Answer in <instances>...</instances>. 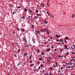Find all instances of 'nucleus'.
Segmentation results:
<instances>
[{"label":"nucleus","mask_w":75,"mask_h":75,"mask_svg":"<svg viewBox=\"0 0 75 75\" xmlns=\"http://www.w3.org/2000/svg\"><path fill=\"white\" fill-rule=\"evenodd\" d=\"M62 41H63V39H60L59 42H62Z\"/></svg>","instance_id":"nucleus-14"},{"label":"nucleus","mask_w":75,"mask_h":75,"mask_svg":"<svg viewBox=\"0 0 75 75\" xmlns=\"http://www.w3.org/2000/svg\"><path fill=\"white\" fill-rule=\"evenodd\" d=\"M49 75H53L52 74V73H50V74H49Z\"/></svg>","instance_id":"nucleus-55"},{"label":"nucleus","mask_w":75,"mask_h":75,"mask_svg":"<svg viewBox=\"0 0 75 75\" xmlns=\"http://www.w3.org/2000/svg\"><path fill=\"white\" fill-rule=\"evenodd\" d=\"M21 31H24V29H21Z\"/></svg>","instance_id":"nucleus-29"},{"label":"nucleus","mask_w":75,"mask_h":75,"mask_svg":"<svg viewBox=\"0 0 75 75\" xmlns=\"http://www.w3.org/2000/svg\"><path fill=\"white\" fill-rule=\"evenodd\" d=\"M30 17H31V18H30V20H33V17H32V16H31Z\"/></svg>","instance_id":"nucleus-22"},{"label":"nucleus","mask_w":75,"mask_h":75,"mask_svg":"<svg viewBox=\"0 0 75 75\" xmlns=\"http://www.w3.org/2000/svg\"><path fill=\"white\" fill-rule=\"evenodd\" d=\"M35 19H37V18H38V16H35Z\"/></svg>","instance_id":"nucleus-25"},{"label":"nucleus","mask_w":75,"mask_h":75,"mask_svg":"<svg viewBox=\"0 0 75 75\" xmlns=\"http://www.w3.org/2000/svg\"><path fill=\"white\" fill-rule=\"evenodd\" d=\"M71 68V67L70 66H69L67 67V68Z\"/></svg>","instance_id":"nucleus-30"},{"label":"nucleus","mask_w":75,"mask_h":75,"mask_svg":"<svg viewBox=\"0 0 75 75\" xmlns=\"http://www.w3.org/2000/svg\"><path fill=\"white\" fill-rule=\"evenodd\" d=\"M36 34H39V33H40V30H36Z\"/></svg>","instance_id":"nucleus-3"},{"label":"nucleus","mask_w":75,"mask_h":75,"mask_svg":"<svg viewBox=\"0 0 75 75\" xmlns=\"http://www.w3.org/2000/svg\"><path fill=\"white\" fill-rule=\"evenodd\" d=\"M50 69L51 71H52L53 69V67H50Z\"/></svg>","instance_id":"nucleus-17"},{"label":"nucleus","mask_w":75,"mask_h":75,"mask_svg":"<svg viewBox=\"0 0 75 75\" xmlns=\"http://www.w3.org/2000/svg\"><path fill=\"white\" fill-rule=\"evenodd\" d=\"M21 62H19L18 63V65L17 66V67H18V65H20V64H21Z\"/></svg>","instance_id":"nucleus-19"},{"label":"nucleus","mask_w":75,"mask_h":75,"mask_svg":"<svg viewBox=\"0 0 75 75\" xmlns=\"http://www.w3.org/2000/svg\"><path fill=\"white\" fill-rule=\"evenodd\" d=\"M23 41L25 42V43H27V40H26V38H25L24 37H23Z\"/></svg>","instance_id":"nucleus-1"},{"label":"nucleus","mask_w":75,"mask_h":75,"mask_svg":"<svg viewBox=\"0 0 75 75\" xmlns=\"http://www.w3.org/2000/svg\"><path fill=\"white\" fill-rule=\"evenodd\" d=\"M60 50H61L60 51L61 52H62V49H60Z\"/></svg>","instance_id":"nucleus-47"},{"label":"nucleus","mask_w":75,"mask_h":75,"mask_svg":"<svg viewBox=\"0 0 75 75\" xmlns=\"http://www.w3.org/2000/svg\"><path fill=\"white\" fill-rule=\"evenodd\" d=\"M41 55H44V52H42L41 53Z\"/></svg>","instance_id":"nucleus-28"},{"label":"nucleus","mask_w":75,"mask_h":75,"mask_svg":"<svg viewBox=\"0 0 75 75\" xmlns=\"http://www.w3.org/2000/svg\"><path fill=\"white\" fill-rule=\"evenodd\" d=\"M74 59L73 61H75V57H74Z\"/></svg>","instance_id":"nucleus-52"},{"label":"nucleus","mask_w":75,"mask_h":75,"mask_svg":"<svg viewBox=\"0 0 75 75\" xmlns=\"http://www.w3.org/2000/svg\"><path fill=\"white\" fill-rule=\"evenodd\" d=\"M38 70H38V69H37V72H38Z\"/></svg>","instance_id":"nucleus-54"},{"label":"nucleus","mask_w":75,"mask_h":75,"mask_svg":"<svg viewBox=\"0 0 75 75\" xmlns=\"http://www.w3.org/2000/svg\"><path fill=\"white\" fill-rule=\"evenodd\" d=\"M48 41L49 42H50V41H51V40H50V39H48Z\"/></svg>","instance_id":"nucleus-51"},{"label":"nucleus","mask_w":75,"mask_h":75,"mask_svg":"<svg viewBox=\"0 0 75 75\" xmlns=\"http://www.w3.org/2000/svg\"><path fill=\"white\" fill-rule=\"evenodd\" d=\"M59 58H61V55H59Z\"/></svg>","instance_id":"nucleus-60"},{"label":"nucleus","mask_w":75,"mask_h":75,"mask_svg":"<svg viewBox=\"0 0 75 75\" xmlns=\"http://www.w3.org/2000/svg\"><path fill=\"white\" fill-rule=\"evenodd\" d=\"M53 67H54V68H55V67H56V66L55 65H54V66H53Z\"/></svg>","instance_id":"nucleus-57"},{"label":"nucleus","mask_w":75,"mask_h":75,"mask_svg":"<svg viewBox=\"0 0 75 75\" xmlns=\"http://www.w3.org/2000/svg\"><path fill=\"white\" fill-rule=\"evenodd\" d=\"M18 53L20 52V49H18Z\"/></svg>","instance_id":"nucleus-24"},{"label":"nucleus","mask_w":75,"mask_h":75,"mask_svg":"<svg viewBox=\"0 0 75 75\" xmlns=\"http://www.w3.org/2000/svg\"><path fill=\"white\" fill-rule=\"evenodd\" d=\"M37 64H40V62H39L37 63Z\"/></svg>","instance_id":"nucleus-53"},{"label":"nucleus","mask_w":75,"mask_h":75,"mask_svg":"<svg viewBox=\"0 0 75 75\" xmlns=\"http://www.w3.org/2000/svg\"><path fill=\"white\" fill-rule=\"evenodd\" d=\"M14 56L15 57H16V58H17V55L16 54L14 55Z\"/></svg>","instance_id":"nucleus-33"},{"label":"nucleus","mask_w":75,"mask_h":75,"mask_svg":"<svg viewBox=\"0 0 75 75\" xmlns=\"http://www.w3.org/2000/svg\"><path fill=\"white\" fill-rule=\"evenodd\" d=\"M27 55V53H25V54L23 55L24 57H25V55Z\"/></svg>","instance_id":"nucleus-23"},{"label":"nucleus","mask_w":75,"mask_h":75,"mask_svg":"<svg viewBox=\"0 0 75 75\" xmlns=\"http://www.w3.org/2000/svg\"><path fill=\"white\" fill-rule=\"evenodd\" d=\"M47 34L48 35H49V34H50V33H49L48 30H47Z\"/></svg>","instance_id":"nucleus-12"},{"label":"nucleus","mask_w":75,"mask_h":75,"mask_svg":"<svg viewBox=\"0 0 75 75\" xmlns=\"http://www.w3.org/2000/svg\"><path fill=\"white\" fill-rule=\"evenodd\" d=\"M25 47H27V48H28V47H29V45H25Z\"/></svg>","instance_id":"nucleus-13"},{"label":"nucleus","mask_w":75,"mask_h":75,"mask_svg":"<svg viewBox=\"0 0 75 75\" xmlns=\"http://www.w3.org/2000/svg\"><path fill=\"white\" fill-rule=\"evenodd\" d=\"M53 56H54V57H55V54H53Z\"/></svg>","instance_id":"nucleus-56"},{"label":"nucleus","mask_w":75,"mask_h":75,"mask_svg":"<svg viewBox=\"0 0 75 75\" xmlns=\"http://www.w3.org/2000/svg\"><path fill=\"white\" fill-rule=\"evenodd\" d=\"M66 54H67V55H69V53H68V52H67Z\"/></svg>","instance_id":"nucleus-39"},{"label":"nucleus","mask_w":75,"mask_h":75,"mask_svg":"<svg viewBox=\"0 0 75 75\" xmlns=\"http://www.w3.org/2000/svg\"><path fill=\"white\" fill-rule=\"evenodd\" d=\"M71 47V48L72 49V50H74L75 48V45H73Z\"/></svg>","instance_id":"nucleus-2"},{"label":"nucleus","mask_w":75,"mask_h":75,"mask_svg":"<svg viewBox=\"0 0 75 75\" xmlns=\"http://www.w3.org/2000/svg\"><path fill=\"white\" fill-rule=\"evenodd\" d=\"M34 66V64H31L30 66V67H33V66Z\"/></svg>","instance_id":"nucleus-6"},{"label":"nucleus","mask_w":75,"mask_h":75,"mask_svg":"<svg viewBox=\"0 0 75 75\" xmlns=\"http://www.w3.org/2000/svg\"><path fill=\"white\" fill-rule=\"evenodd\" d=\"M64 48L66 49V50H67V45H65L64 46Z\"/></svg>","instance_id":"nucleus-4"},{"label":"nucleus","mask_w":75,"mask_h":75,"mask_svg":"<svg viewBox=\"0 0 75 75\" xmlns=\"http://www.w3.org/2000/svg\"><path fill=\"white\" fill-rule=\"evenodd\" d=\"M13 68L14 69H15L16 68V67H15V66H14L13 67Z\"/></svg>","instance_id":"nucleus-41"},{"label":"nucleus","mask_w":75,"mask_h":75,"mask_svg":"<svg viewBox=\"0 0 75 75\" xmlns=\"http://www.w3.org/2000/svg\"><path fill=\"white\" fill-rule=\"evenodd\" d=\"M21 18H22L23 20H24V19H25V17H24V16H22V17H21Z\"/></svg>","instance_id":"nucleus-15"},{"label":"nucleus","mask_w":75,"mask_h":75,"mask_svg":"<svg viewBox=\"0 0 75 75\" xmlns=\"http://www.w3.org/2000/svg\"><path fill=\"white\" fill-rule=\"evenodd\" d=\"M52 58L51 57H47V59H51Z\"/></svg>","instance_id":"nucleus-16"},{"label":"nucleus","mask_w":75,"mask_h":75,"mask_svg":"<svg viewBox=\"0 0 75 75\" xmlns=\"http://www.w3.org/2000/svg\"><path fill=\"white\" fill-rule=\"evenodd\" d=\"M54 50L55 51H57V49H54Z\"/></svg>","instance_id":"nucleus-58"},{"label":"nucleus","mask_w":75,"mask_h":75,"mask_svg":"<svg viewBox=\"0 0 75 75\" xmlns=\"http://www.w3.org/2000/svg\"><path fill=\"white\" fill-rule=\"evenodd\" d=\"M39 60L40 61H42V59L41 58H39Z\"/></svg>","instance_id":"nucleus-37"},{"label":"nucleus","mask_w":75,"mask_h":75,"mask_svg":"<svg viewBox=\"0 0 75 75\" xmlns=\"http://www.w3.org/2000/svg\"><path fill=\"white\" fill-rule=\"evenodd\" d=\"M17 8H21V6H18L17 7Z\"/></svg>","instance_id":"nucleus-36"},{"label":"nucleus","mask_w":75,"mask_h":75,"mask_svg":"<svg viewBox=\"0 0 75 75\" xmlns=\"http://www.w3.org/2000/svg\"><path fill=\"white\" fill-rule=\"evenodd\" d=\"M50 39H52V37H50Z\"/></svg>","instance_id":"nucleus-62"},{"label":"nucleus","mask_w":75,"mask_h":75,"mask_svg":"<svg viewBox=\"0 0 75 75\" xmlns=\"http://www.w3.org/2000/svg\"><path fill=\"white\" fill-rule=\"evenodd\" d=\"M54 58H58V56H55V57H54Z\"/></svg>","instance_id":"nucleus-42"},{"label":"nucleus","mask_w":75,"mask_h":75,"mask_svg":"<svg viewBox=\"0 0 75 75\" xmlns=\"http://www.w3.org/2000/svg\"><path fill=\"white\" fill-rule=\"evenodd\" d=\"M48 75L49 74H48V72L47 71V72H46V73L45 74H44V75Z\"/></svg>","instance_id":"nucleus-11"},{"label":"nucleus","mask_w":75,"mask_h":75,"mask_svg":"<svg viewBox=\"0 0 75 75\" xmlns=\"http://www.w3.org/2000/svg\"><path fill=\"white\" fill-rule=\"evenodd\" d=\"M35 38H32V41H33V43H34V44H35V40H34Z\"/></svg>","instance_id":"nucleus-9"},{"label":"nucleus","mask_w":75,"mask_h":75,"mask_svg":"<svg viewBox=\"0 0 75 75\" xmlns=\"http://www.w3.org/2000/svg\"><path fill=\"white\" fill-rule=\"evenodd\" d=\"M37 16H41V15H40V14H38V13L37 14Z\"/></svg>","instance_id":"nucleus-26"},{"label":"nucleus","mask_w":75,"mask_h":75,"mask_svg":"<svg viewBox=\"0 0 75 75\" xmlns=\"http://www.w3.org/2000/svg\"><path fill=\"white\" fill-rule=\"evenodd\" d=\"M40 67H43V64H42L40 65Z\"/></svg>","instance_id":"nucleus-46"},{"label":"nucleus","mask_w":75,"mask_h":75,"mask_svg":"<svg viewBox=\"0 0 75 75\" xmlns=\"http://www.w3.org/2000/svg\"><path fill=\"white\" fill-rule=\"evenodd\" d=\"M37 51L38 53H39V52H40V50H38Z\"/></svg>","instance_id":"nucleus-34"},{"label":"nucleus","mask_w":75,"mask_h":75,"mask_svg":"<svg viewBox=\"0 0 75 75\" xmlns=\"http://www.w3.org/2000/svg\"><path fill=\"white\" fill-rule=\"evenodd\" d=\"M41 6L43 7H44V4L42 3H41Z\"/></svg>","instance_id":"nucleus-10"},{"label":"nucleus","mask_w":75,"mask_h":75,"mask_svg":"<svg viewBox=\"0 0 75 75\" xmlns=\"http://www.w3.org/2000/svg\"><path fill=\"white\" fill-rule=\"evenodd\" d=\"M50 50H51V49H47L46 52H49L50 51Z\"/></svg>","instance_id":"nucleus-8"},{"label":"nucleus","mask_w":75,"mask_h":75,"mask_svg":"<svg viewBox=\"0 0 75 75\" xmlns=\"http://www.w3.org/2000/svg\"><path fill=\"white\" fill-rule=\"evenodd\" d=\"M61 70H62V69H63V67H61Z\"/></svg>","instance_id":"nucleus-50"},{"label":"nucleus","mask_w":75,"mask_h":75,"mask_svg":"<svg viewBox=\"0 0 75 75\" xmlns=\"http://www.w3.org/2000/svg\"><path fill=\"white\" fill-rule=\"evenodd\" d=\"M36 12V13H38V10H37Z\"/></svg>","instance_id":"nucleus-40"},{"label":"nucleus","mask_w":75,"mask_h":75,"mask_svg":"<svg viewBox=\"0 0 75 75\" xmlns=\"http://www.w3.org/2000/svg\"><path fill=\"white\" fill-rule=\"evenodd\" d=\"M58 64V63H57V62H56L55 64L56 66H57V64Z\"/></svg>","instance_id":"nucleus-44"},{"label":"nucleus","mask_w":75,"mask_h":75,"mask_svg":"<svg viewBox=\"0 0 75 75\" xmlns=\"http://www.w3.org/2000/svg\"><path fill=\"white\" fill-rule=\"evenodd\" d=\"M56 41H59V40H58V39H57V40H56Z\"/></svg>","instance_id":"nucleus-59"},{"label":"nucleus","mask_w":75,"mask_h":75,"mask_svg":"<svg viewBox=\"0 0 75 75\" xmlns=\"http://www.w3.org/2000/svg\"><path fill=\"white\" fill-rule=\"evenodd\" d=\"M38 69H40V67H39L38 68Z\"/></svg>","instance_id":"nucleus-63"},{"label":"nucleus","mask_w":75,"mask_h":75,"mask_svg":"<svg viewBox=\"0 0 75 75\" xmlns=\"http://www.w3.org/2000/svg\"><path fill=\"white\" fill-rule=\"evenodd\" d=\"M44 32H46V31H47V29H46V28H44Z\"/></svg>","instance_id":"nucleus-18"},{"label":"nucleus","mask_w":75,"mask_h":75,"mask_svg":"<svg viewBox=\"0 0 75 75\" xmlns=\"http://www.w3.org/2000/svg\"><path fill=\"white\" fill-rule=\"evenodd\" d=\"M32 57V55H31L29 59H30Z\"/></svg>","instance_id":"nucleus-27"},{"label":"nucleus","mask_w":75,"mask_h":75,"mask_svg":"<svg viewBox=\"0 0 75 75\" xmlns=\"http://www.w3.org/2000/svg\"><path fill=\"white\" fill-rule=\"evenodd\" d=\"M51 48H53V46H52L51 47Z\"/></svg>","instance_id":"nucleus-61"},{"label":"nucleus","mask_w":75,"mask_h":75,"mask_svg":"<svg viewBox=\"0 0 75 75\" xmlns=\"http://www.w3.org/2000/svg\"><path fill=\"white\" fill-rule=\"evenodd\" d=\"M16 13V11H14L13 12V14H14V13Z\"/></svg>","instance_id":"nucleus-38"},{"label":"nucleus","mask_w":75,"mask_h":75,"mask_svg":"<svg viewBox=\"0 0 75 75\" xmlns=\"http://www.w3.org/2000/svg\"><path fill=\"white\" fill-rule=\"evenodd\" d=\"M59 75H62V73H60V74Z\"/></svg>","instance_id":"nucleus-64"},{"label":"nucleus","mask_w":75,"mask_h":75,"mask_svg":"<svg viewBox=\"0 0 75 75\" xmlns=\"http://www.w3.org/2000/svg\"><path fill=\"white\" fill-rule=\"evenodd\" d=\"M56 36L57 38H59V37H60V36H59V35H58L57 34L56 35Z\"/></svg>","instance_id":"nucleus-7"},{"label":"nucleus","mask_w":75,"mask_h":75,"mask_svg":"<svg viewBox=\"0 0 75 75\" xmlns=\"http://www.w3.org/2000/svg\"><path fill=\"white\" fill-rule=\"evenodd\" d=\"M28 18L30 20V18H30V16H28Z\"/></svg>","instance_id":"nucleus-43"},{"label":"nucleus","mask_w":75,"mask_h":75,"mask_svg":"<svg viewBox=\"0 0 75 75\" xmlns=\"http://www.w3.org/2000/svg\"><path fill=\"white\" fill-rule=\"evenodd\" d=\"M65 38L67 40H68V37H65Z\"/></svg>","instance_id":"nucleus-35"},{"label":"nucleus","mask_w":75,"mask_h":75,"mask_svg":"<svg viewBox=\"0 0 75 75\" xmlns=\"http://www.w3.org/2000/svg\"><path fill=\"white\" fill-rule=\"evenodd\" d=\"M30 62V64H31L32 62H33V60H31V61Z\"/></svg>","instance_id":"nucleus-48"},{"label":"nucleus","mask_w":75,"mask_h":75,"mask_svg":"<svg viewBox=\"0 0 75 75\" xmlns=\"http://www.w3.org/2000/svg\"><path fill=\"white\" fill-rule=\"evenodd\" d=\"M23 10L25 11L26 13L27 11H28L27 9L26 8H24L23 9Z\"/></svg>","instance_id":"nucleus-5"},{"label":"nucleus","mask_w":75,"mask_h":75,"mask_svg":"<svg viewBox=\"0 0 75 75\" xmlns=\"http://www.w3.org/2000/svg\"><path fill=\"white\" fill-rule=\"evenodd\" d=\"M16 29L17 30H18V31H20V30H19V29H18V28H16Z\"/></svg>","instance_id":"nucleus-45"},{"label":"nucleus","mask_w":75,"mask_h":75,"mask_svg":"<svg viewBox=\"0 0 75 75\" xmlns=\"http://www.w3.org/2000/svg\"><path fill=\"white\" fill-rule=\"evenodd\" d=\"M32 28H34V25H32Z\"/></svg>","instance_id":"nucleus-31"},{"label":"nucleus","mask_w":75,"mask_h":75,"mask_svg":"<svg viewBox=\"0 0 75 75\" xmlns=\"http://www.w3.org/2000/svg\"><path fill=\"white\" fill-rule=\"evenodd\" d=\"M9 7H12V4H10L9 5Z\"/></svg>","instance_id":"nucleus-32"},{"label":"nucleus","mask_w":75,"mask_h":75,"mask_svg":"<svg viewBox=\"0 0 75 75\" xmlns=\"http://www.w3.org/2000/svg\"><path fill=\"white\" fill-rule=\"evenodd\" d=\"M45 23V24H47L48 23V22H47V21H45L44 22Z\"/></svg>","instance_id":"nucleus-21"},{"label":"nucleus","mask_w":75,"mask_h":75,"mask_svg":"<svg viewBox=\"0 0 75 75\" xmlns=\"http://www.w3.org/2000/svg\"><path fill=\"white\" fill-rule=\"evenodd\" d=\"M72 54H75V53L74 52H72Z\"/></svg>","instance_id":"nucleus-49"},{"label":"nucleus","mask_w":75,"mask_h":75,"mask_svg":"<svg viewBox=\"0 0 75 75\" xmlns=\"http://www.w3.org/2000/svg\"><path fill=\"white\" fill-rule=\"evenodd\" d=\"M71 16L73 18H74V17H75V16L74 15V14H72Z\"/></svg>","instance_id":"nucleus-20"}]
</instances>
